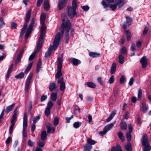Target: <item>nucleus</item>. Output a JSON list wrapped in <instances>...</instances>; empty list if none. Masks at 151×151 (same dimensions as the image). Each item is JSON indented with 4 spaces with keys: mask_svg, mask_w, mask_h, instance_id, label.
I'll return each instance as SVG.
<instances>
[{
    "mask_svg": "<svg viewBox=\"0 0 151 151\" xmlns=\"http://www.w3.org/2000/svg\"><path fill=\"white\" fill-rule=\"evenodd\" d=\"M37 144L38 145V146L40 147H43L45 145V143L44 142H42L40 141H39V142H38Z\"/></svg>",
    "mask_w": 151,
    "mask_h": 151,
    "instance_id": "54",
    "label": "nucleus"
},
{
    "mask_svg": "<svg viewBox=\"0 0 151 151\" xmlns=\"http://www.w3.org/2000/svg\"><path fill=\"white\" fill-rule=\"evenodd\" d=\"M47 99V96L45 95H43L41 96V101L42 102L45 101Z\"/></svg>",
    "mask_w": 151,
    "mask_h": 151,
    "instance_id": "64",
    "label": "nucleus"
},
{
    "mask_svg": "<svg viewBox=\"0 0 151 151\" xmlns=\"http://www.w3.org/2000/svg\"><path fill=\"white\" fill-rule=\"evenodd\" d=\"M17 26V24L14 22H12L11 23V27L12 29H16Z\"/></svg>",
    "mask_w": 151,
    "mask_h": 151,
    "instance_id": "57",
    "label": "nucleus"
},
{
    "mask_svg": "<svg viewBox=\"0 0 151 151\" xmlns=\"http://www.w3.org/2000/svg\"><path fill=\"white\" fill-rule=\"evenodd\" d=\"M102 4L104 8H107L108 7L110 8L111 10L114 11L117 8V5L114 4H107L104 2V1H102Z\"/></svg>",
    "mask_w": 151,
    "mask_h": 151,
    "instance_id": "7",
    "label": "nucleus"
},
{
    "mask_svg": "<svg viewBox=\"0 0 151 151\" xmlns=\"http://www.w3.org/2000/svg\"><path fill=\"white\" fill-rule=\"evenodd\" d=\"M85 11H88L89 9V7L88 6H84L81 7Z\"/></svg>",
    "mask_w": 151,
    "mask_h": 151,
    "instance_id": "60",
    "label": "nucleus"
},
{
    "mask_svg": "<svg viewBox=\"0 0 151 151\" xmlns=\"http://www.w3.org/2000/svg\"><path fill=\"white\" fill-rule=\"evenodd\" d=\"M131 50L133 52H135L136 50L135 44L134 43H132L131 45Z\"/></svg>",
    "mask_w": 151,
    "mask_h": 151,
    "instance_id": "46",
    "label": "nucleus"
},
{
    "mask_svg": "<svg viewBox=\"0 0 151 151\" xmlns=\"http://www.w3.org/2000/svg\"><path fill=\"white\" fill-rule=\"evenodd\" d=\"M119 62L121 64H122L124 63V56L121 55L120 54L119 56Z\"/></svg>",
    "mask_w": 151,
    "mask_h": 151,
    "instance_id": "34",
    "label": "nucleus"
},
{
    "mask_svg": "<svg viewBox=\"0 0 151 151\" xmlns=\"http://www.w3.org/2000/svg\"><path fill=\"white\" fill-rule=\"evenodd\" d=\"M142 145L144 146V151H150L151 147L148 144L147 137L145 134H143L142 139Z\"/></svg>",
    "mask_w": 151,
    "mask_h": 151,
    "instance_id": "4",
    "label": "nucleus"
},
{
    "mask_svg": "<svg viewBox=\"0 0 151 151\" xmlns=\"http://www.w3.org/2000/svg\"><path fill=\"white\" fill-rule=\"evenodd\" d=\"M128 128L129 129V132H132L133 130V126L132 124H130L128 125Z\"/></svg>",
    "mask_w": 151,
    "mask_h": 151,
    "instance_id": "61",
    "label": "nucleus"
},
{
    "mask_svg": "<svg viewBox=\"0 0 151 151\" xmlns=\"http://www.w3.org/2000/svg\"><path fill=\"white\" fill-rule=\"evenodd\" d=\"M125 78V77L123 75L122 76L119 81L120 83L121 84H122L124 83Z\"/></svg>",
    "mask_w": 151,
    "mask_h": 151,
    "instance_id": "58",
    "label": "nucleus"
},
{
    "mask_svg": "<svg viewBox=\"0 0 151 151\" xmlns=\"http://www.w3.org/2000/svg\"><path fill=\"white\" fill-rule=\"evenodd\" d=\"M32 76V73H30L28 77L27 78L25 86V90L26 92H27L28 90L29 85L30 83Z\"/></svg>",
    "mask_w": 151,
    "mask_h": 151,
    "instance_id": "8",
    "label": "nucleus"
},
{
    "mask_svg": "<svg viewBox=\"0 0 151 151\" xmlns=\"http://www.w3.org/2000/svg\"><path fill=\"white\" fill-rule=\"evenodd\" d=\"M31 10H29L27 14L26 17L25 22L24 23L23 27L27 29V23L29 22V19L30 18L31 15Z\"/></svg>",
    "mask_w": 151,
    "mask_h": 151,
    "instance_id": "9",
    "label": "nucleus"
},
{
    "mask_svg": "<svg viewBox=\"0 0 151 151\" xmlns=\"http://www.w3.org/2000/svg\"><path fill=\"white\" fill-rule=\"evenodd\" d=\"M115 122L116 121H115L113 123H111L105 126L104 128L105 129V130L107 132H108V131L110 130L111 129V128H112V127H113L114 124H115Z\"/></svg>",
    "mask_w": 151,
    "mask_h": 151,
    "instance_id": "17",
    "label": "nucleus"
},
{
    "mask_svg": "<svg viewBox=\"0 0 151 151\" xmlns=\"http://www.w3.org/2000/svg\"><path fill=\"white\" fill-rule=\"evenodd\" d=\"M89 55L92 58H96L99 56L100 54L98 53L91 52L89 54Z\"/></svg>",
    "mask_w": 151,
    "mask_h": 151,
    "instance_id": "29",
    "label": "nucleus"
},
{
    "mask_svg": "<svg viewBox=\"0 0 151 151\" xmlns=\"http://www.w3.org/2000/svg\"><path fill=\"white\" fill-rule=\"evenodd\" d=\"M114 77L113 76H111L110 78L108 83L110 84H111L114 82Z\"/></svg>",
    "mask_w": 151,
    "mask_h": 151,
    "instance_id": "45",
    "label": "nucleus"
},
{
    "mask_svg": "<svg viewBox=\"0 0 151 151\" xmlns=\"http://www.w3.org/2000/svg\"><path fill=\"white\" fill-rule=\"evenodd\" d=\"M27 126V115L26 113H24L23 116V136L24 137H26L27 136L26 129Z\"/></svg>",
    "mask_w": 151,
    "mask_h": 151,
    "instance_id": "5",
    "label": "nucleus"
},
{
    "mask_svg": "<svg viewBox=\"0 0 151 151\" xmlns=\"http://www.w3.org/2000/svg\"><path fill=\"white\" fill-rule=\"evenodd\" d=\"M47 138V133L46 131H43L41 134V139L43 141H45Z\"/></svg>",
    "mask_w": 151,
    "mask_h": 151,
    "instance_id": "24",
    "label": "nucleus"
},
{
    "mask_svg": "<svg viewBox=\"0 0 151 151\" xmlns=\"http://www.w3.org/2000/svg\"><path fill=\"white\" fill-rule=\"evenodd\" d=\"M119 126L121 129L123 130H126L127 128V125L126 122L124 121H122L119 124Z\"/></svg>",
    "mask_w": 151,
    "mask_h": 151,
    "instance_id": "18",
    "label": "nucleus"
},
{
    "mask_svg": "<svg viewBox=\"0 0 151 151\" xmlns=\"http://www.w3.org/2000/svg\"><path fill=\"white\" fill-rule=\"evenodd\" d=\"M116 68V64L115 63H114L112 65L111 70V74H114L115 72Z\"/></svg>",
    "mask_w": 151,
    "mask_h": 151,
    "instance_id": "28",
    "label": "nucleus"
},
{
    "mask_svg": "<svg viewBox=\"0 0 151 151\" xmlns=\"http://www.w3.org/2000/svg\"><path fill=\"white\" fill-rule=\"evenodd\" d=\"M116 149L117 151H122V149L119 144L116 145Z\"/></svg>",
    "mask_w": 151,
    "mask_h": 151,
    "instance_id": "62",
    "label": "nucleus"
},
{
    "mask_svg": "<svg viewBox=\"0 0 151 151\" xmlns=\"http://www.w3.org/2000/svg\"><path fill=\"white\" fill-rule=\"evenodd\" d=\"M107 132L106 131L104 128L103 130L100 132L99 134L100 136H102L106 134Z\"/></svg>",
    "mask_w": 151,
    "mask_h": 151,
    "instance_id": "56",
    "label": "nucleus"
},
{
    "mask_svg": "<svg viewBox=\"0 0 151 151\" xmlns=\"http://www.w3.org/2000/svg\"><path fill=\"white\" fill-rule=\"evenodd\" d=\"M92 147L91 145L87 143L83 146L84 151H90Z\"/></svg>",
    "mask_w": 151,
    "mask_h": 151,
    "instance_id": "20",
    "label": "nucleus"
},
{
    "mask_svg": "<svg viewBox=\"0 0 151 151\" xmlns=\"http://www.w3.org/2000/svg\"><path fill=\"white\" fill-rule=\"evenodd\" d=\"M56 88V84L54 82H52L50 83V85L49 86V90L50 91L52 92Z\"/></svg>",
    "mask_w": 151,
    "mask_h": 151,
    "instance_id": "26",
    "label": "nucleus"
},
{
    "mask_svg": "<svg viewBox=\"0 0 151 151\" xmlns=\"http://www.w3.org/2000/svg\"><path fill=\"white\" fill-rule=\"evenodd\" d=\"M77 7V0H72V7L68 6L67 7L68 15L70 18H72L75 16L77 17V12L76 10Z\"/></svg>",
    "mask_w": 151,
    "mask_h": 151,
    "instance_id": "2",
    "label": "nucleus"
},
{
    "mask_svg": "<svg viewBox=\"0 0 151 151\" xmlns=\"http://www.w3.org/2000/svg\"><path fill=\"white\" fill-rule=\"evenodd\" d=\"M116 111H112L111 114L109 115V116L107 119L106 121L107 122H109L111 121L114 116L116 114Z\"/></svg>",
    "mask_w": 151,
    "mask_h": 151,
    "instance_id": "22",
    "label": "nucleus"
},
{
    "mask_svg": "<svg viewBox=\"0 0 151 151\" xmlns=\"http://www.w3.org/2000/svg\"><path fill=\"white\" fill-rule=\"evenodd\" d=\"M46 29V27L45 24H42L40 29V35L39 39L38 42L39 46L40 45H42V40L44 37L45 35Z\"/></svg>",
    "mask_w": 151,
    "mask_h": 151,
    "instance_id": "6",
    "label": "nucleus"
},
{
    "mask_svg": "<svg viewBox=\"0 0 151 151\" xmlns=\"http://www.w3.org/2000/svg\"><path fill=\"white\" fill-rule=\"evenodd\" d=\"M121 53L123 54H125L127 53V50L125 47H123L121 50Z\"/></svg>",
    "mask_w": 151,
    "mask_h": 151,
    "instance_id": "49",
    "label": "nucleus"
},
{
    "mask_svg": "<svg viewBox=\"0 0 151 151\" xmlns=\"http://www.w3.org/2000/svg\"><path fill=\"white\" fill-rule=\"evenodd\" d=\"M142 110L144 112H146L147 111V108L145 104L144 103H142Z\"/></svg>",
    "mask_w": 151,
    "mask_h": 151,
    "instance_id": "47",
    "label": "nucleus"
},
{
    "mask_svg": "<svg viewBox=\"0 0 151 151\" xmlns=\"http://www.w3.org/2000/svg\"><path fill=\"white\" fill-rule=\"evenodd\" d=\"M125 148L127 151H132V145L130 143L127 144Z\"/></svg>",
    "mask_w": 151,
    "mask_h": 151,
    "instance_id": "37",
    "label": "nucleus"
},
{
    "mask_svg": "<svg viewBox=\"0 0 151 151\" xmlns=\"http://www.w3.org/2000/svg\"><path fill=\"white\" fill-rule=\"evenodd\" d=\"M52 50L51 47H50L48 49L47 51L46 52L45 55V57L46 58H49L52 53Z\"/></svg>",
    "mask_w": 151,
    "mask_h": 151,
    "instance_id": "21",
    "label": "nucleus"
},
{
    "mask_svg": "<svg viewBox=\"0 0 151 151\" xmlns=\"http://www.w3.org/2000/svg\"><path fill=\"white\" fill-rule=\"evenodd\" d=\"M50 109L47 108H46L45 111V114L47 116H48L49 115L50 113Z\"/></svg>",
    "mask_w": 151,
    "mask_h": 151,
    "instance_id": "51",
    "label": "nucleus"
},
{
    "mask_svg": "<svg viewBox=\"0 0 151 151\" xmlns=\"http://www.w3.org/2000/svg\"><path fill=\"white\" fill-rule=\"evenodd\" d=\"M124 0H115L116 5L118 6L119 8H120L123 6L125 4Z\"/></svg>",
    "mask_w": 151,
    "mask_h": 151,
    "instance_id": "15",
    "label": "nucleus"
},
{
    "mask_svg": "<svg viewBox=\"0 0 151 151\" xmlns=\"http://www.w3.org/2000/svg\"><path fill=\"white\" fill-rule=\"evenodd\" d=\"M131 132H128L126 134L127 138V140L129 141H130L131 139Z\"/></svg>",
    "mask_w": 151,
    "mask_h": 151,
    "instance_id": "50",
    "label": "nucleus"
},
{
    "mask_svg": "<svg viewBox=\"0 0 151 151\" xmlns=\"http://www.w3.org/2000/svg\"><path fill=\"white\" fill-rule=\"evenodd\" d=\"M62 73L61 71H58L55 75V78H59L62 76Z\"/></svg>",
    "mask_w": 151,
    "mask_h": 151,
    "instance_id": "53",
    "label": "nucleus"
},
{
    "mask_svg": "<svg viewBox=\"0 0 151 151\" xmlns=\"http://www.w3.org/2000/svg\"><path fill=\"white\" fill-rule=\"evenodd\" d=\"M129 115V113L128 112H126L125 114L123 115V116L125 119H127L128 118Z\"/></svg>",
    "mask_w": 151,
    "mask_h": 151,
    "instance_id": "63",
    "label": "nucleus"
},
{
    "mask_svg": "<svg viewBox=\"0 0 151 151\" xmlns=\"http://www.w3.org/2000/svg\"><path fill=\"white\" fill-rule=\"evenodd\" d=\"M53 123L54 124L55 126H56L59 123V119L57 117H56L55 118L53 121Z\"/></svg>",
    "mask_w": 151,
    "mask_h": 151,
    "instance_id": "48",
    "label": "nucleus"
},
{
    "mask_svg": "<svg viewBox=\"0 0 151 151\" xmlns=\"http://www.w3.org/2000/svg\"><path fill=\"white\" fill-rule=\"evenodd\" d=\"M81 124V123L80 122H75L73 124V126L75 128H77L79 127Z\"/></svg>",
    "mask_w": 151,
    "mask_h": 151,
    "instance_id": "44",
    "label": "nucleus"
},
{
    "mask_svg": "<svg viewBox=\"0 0 151 151\" xmlns=\"http://www.w3.org/2000/svg\"><path fill=\"white\" fill-rule=\"evenodd\" d=\"M47 132L48 133H50L52 131V133H53L55 130V129L54 127H51V125L50 124H48L47 126Z\"/></svg>",
    "mask_w": 151,
    "mask_h": 151,
    "instance_id": "19",
    "label": "nucleus"
},
{
    "mask_svg": "<svg viewBox=\"0 0 151 151\" xmlns=\"http://www.w3.org/2000/svg\"><path fill=\"white\" fill-rule=\"evenodd\" d=\"M148 28L147 27H145L144 28L143 32V35H146L148 31Z\"/></svg>",
    "mask_w": 151,
    "mask_h": 151,
    "instance_id": "59",
    "label": "nucleus"
},
{
    "mask_svg": "<svg viewBox=\"0 0 151 151\" xmlns=\"http://www.w3.org/2000/svg\"><path fill=\"white\" fill-rule=\"evenodd\" d=\"M87 144L91 145H94L96 143V142L94 140H92L91 138H88L87 139Z\"/></svg>",
    "mask_w": 151,
    "mask_h": 151,
    "instance_id": "40",
    "label": "nucleus"
},
{
    "mask_svg": "<svg viewBox=\"0 0 151 151\" xmlns=\"http://www.w3.org/2000/svg\"><path fill=\"white\" fill-rule=\"evenodd\" d=\"M15 124H11L9 129V132L10 134H12V132L14 126Z\"/></svg>",
    "mask_w": 151,
    "mask_h": 151,
    "instance_id": "52",
    "label": "nucleus"
},
{
    "mask_svg": "<svg viewBox=\"0 0 151 151\" xmlns=\"http://www.w3.org/2000/svg\"><path fill=\"white\" fill-rule=\"evenodd\" d=\"M87 84L88 86L91 88H93L96 87V84L92 82H88Z\"/></svg>",
    "mask_w": 151,
    "mask_h": 151,
    "instance_id": "31",
    "label": "nucleus"
},
{
    "mask_svg": "<svg viewBox=\"0 0 151 151\" xmlns=\"http://www.w3.org/2000/svg\"><path fill=\"white\" fill-rule=\"evenodd\" d=\"M50 8V5L48 0H45L44 2V8L46 11H48Z\"/></svg>",
    "mask_w": 151,
    "mask_h": 151,
    "instance_id": "25",
    "label": "nucleus"
},
{
    "mask_svg": "<svg viewBox=\"0 0 151 151\" xmlns=\"http://www.w3.org/2000/svg\"><path fill=\"white\" fill-rule=\"evenodd\" d=\"M57 93H52L51 94V98L53 101H55L57 99Z\"/></svg>",
    "mask_w": 151,
    "mask_h": 151,
    "instance_id": "35",
    "label": "nucleus"
},
{
    "mask_svg": "<svg viewBox=\"0 0 151 151\" xmlns=\"http://www.w3.org/2000/svg\"><path fill=\"white\" fill-rule=\"evenodd\" d=\"M24 76V73L23 72H21L18 74L16 75L15 76V78H16L18 79V78H23Z\"/></svg>",
    "mask_w": 151,
    "mask_h": 151,
    "instance_id": "33",
    "label": "nucleus"
},
{
    "mask_svg": "<svg viewBox=\"0 0 151 151\" xmlns=\"http://www.w3.org/2000/svg\"><path fill=\"white\" fill-rule=\"evenodd\" d=\"M24 51V50L23 49H22L20 51L17 56V59L16 60V62L15 63L16 65H17L20 60L22 55Z\"/></svg>",
    "mask_w": 151,
    "mask_h": 151,
    "instance_id": "14",
    "label": "nucleus"
},
{
    "mask_svg": "<svg viewBox=\"0 0 151 151\" xmlns=\"http://www.w3.org/2000/svg\"><path fill=\"white\" fill-rule=\"evenodd\" d=\"M60 87L61 91H64L65 88V83L63 82L62 83L60 86Z\"/></svg>",
    "mask_w": 151,
    "mask_h": 151,
    "instance_id": "42",
    "label": "nucleus"
},
{
    "mask_svg": "<svg viewBox=\"0 0 151 151\" xmlns=\"http://www.w3.org/2000/svg\"><path fill=\"white\" fill-rule=\"evenodd\" d=\"M125 33L127 35L126 37L127 40L128 41H129L131 39V35L129 32L128 30H126L125 31Z\"/></svg>",
    "mask_w": 151,
    "mask_h": 151,
    "instance_id": "32",
    "label": "nucleus"
},
{
    "mask_svg": "<svg viewBox=\"0 0 151 151\" xmlns=\"http://www.w3.org/2000/svg\"><path fill=\"white\" fill-rule=\"evenodd\" d=\"M53 106V104L52 102L50 101L47 104V106L46 108L51 109Z\"/></svg>",
    "mask_w": 151,
    "mask_h": 151,
    "instance_id": "43",
    "label": "nucleus"
},
{
    "mask_svg": "<svg viewBox=\"0 0 151 151\" xmlns=\"http://www.w3.org/2000/svg\"><path fill=\"white\" fill-rule=\"evenodd\" d=\"M46 15L45 13L42 14L40 16V23L42 24H45V19Z\"/></svg>",
    "mask_w": 151,
    "mask_h": 151,
    "instance_id": "23",
    "label": "nucleus"
},
{
    "mask_svg": "<svg viewBox=\"0 0 151 151\" xmlns=\"http://www.w3.org/2000/svg\"><path fill=\"white\" fill-rule=\"evenodd\" d=\"M36 24L37 23L35 19L34 18H32L31 19L30 23L28 26V27L25 35L24 38L26 40L27 39L31 32L33 27H35Z\"/></svg>",
    "mask_w": 151,
    "mask_h": 151,
    "instance_id": "3",
    "label": "nucleus"
},
{
    "mask_svg": "<svg viewBox=\"0 0 151 151\" xmlns=\"http://www.w3.org/2000/svg\"><path fill=\"white\" fill-rule=\"evenodd\" d=\"M42 46L41 45H40L39 46V44H37V49L35 51H34L29 56V60L31 61L34 59L36 53L39 52Z\"/></svg>",
    "mask_w": 151,
    "mask_h": 151,
    "instance_id": "10",
    "label": "nucleus"
},
{
    "mask_svg": "<svg viewBox=\"0 0 151 151\" xmlns=\"http://www.w3.org/2000/svg\"><path fill=\"white\" fill-rule=\"evenodd\" d=\"M62 24L60 29L61 33L60 32H58L56 34L54 42L53 48L54 50L57 48L59 45L60 38L62 37L63 36L65 29H66V31L65 37V42L67 44L69 42V35L68 32L71 27V23L69 20H68L65 22V20L64 19H62Z\"/></svg>",
    "mask_w": 151,
    "mask_h": 151,
    "instance_id": "1",
    "label": "nucleus"
},
{
    "mask_svg": "<svg viewBox=\"0 0 151 151\" xmlns=\"http://www.w3.org/2000/svg\"><path fill=\"white\" fill-rule=\"evenodd\" d=\"M63 60V57H59L57 60L58 65H62Z\"/></svg>",
    "mask_w": 151,
    "mask_h": 151,
    "instance_id": "41",
    "label": "nucleus"
},
{
    "mask_svg": "<svg viewBox=\"0 0 151 151\" xmlns=\"http://www.w3.org/2000/svg\"><path fill=\"white\" fill-rule=\"evenodd\" d=\"M68 0H59L58 4V9L59 10H62L63 8L66 5Z\"/></svg>",
    "mask_w": 151,
    "mask_h": 151,
    "instance_id": "11",
    "label": "nucleus"
},
{
    "mask_svg": "<svg viewBox=\"0 0 151 151\" xmlns=\"http://www.w3.org/2000/svg\"><path fill=\"white\" fill-rule=\"evenodd\" d=\"M142 92L141 89H139L138 90V93L137 95V100L139 101H140L141 98L142 96Z\"/></svg>",
    "mask_w": 151,
    "mask_h": 151,
    "instance_id": "36",
    "label": "nucleus"
},
{
    "mask_svg": "<svg viewBox=\"0 0 151 151\" xmlns=\"http://www.w3.org/2000/svg\"><path fill=\"white\" fill-rule=\"evenodd\" d=\"M32 63H31L28 66L27 68L25 71L24 72L25 73H27L29 71L32 66Z\"/></svg>",
    "mask_w": 151,
    "mask_h": 151,
    "instance_id": "39",
    "label": "nucleus"
},
{
    "mask_svg": "<svg viewBox=\"0 0 151 151\" xmlns=\"http://www.w3.org/2000/svg\"><path fill=\"white\" fill-rule=\"evenodd\" d=\"M15 106L14 104H13L12 105L7 106L6 108L5 112L7 114L12 110Z\"/></svg>",
    "mask_w": 151,
    "mask_h": 151,
    "instance_id": "16",
    "label": "nucleus"
},
{
    "mask_svg": "<svg viewBox=\"0 0 151 151\" xmlns=\"http://www.w3.org/2000/svg\"><path fill=\"white\" fill-rule=\"evenodd\" d=\"M126 18L127 23L129 25H130L132 22L131 18L127 16L126 17Z\"/></svg>",
    "mask_w": 151,
    "mask_h": 151,
    "instance_id": "55",
    "label": "nucleus"
},
{
    "mask_svg": "<svg viewBox=\"0 0 151 151\" xmlns=\"http://www.w3.org/2000/svg\"><path fill=\"white\" fill-rule=\"evenodd\" d=\"M140 62L143 68H146L147 65V59L145 57V56L142 57L140 59Z\"/></svg>",
    "mask_w": 151,
    "mask_h": 151,
    "instance_id": "12",
    "label": "nucleus"
},
{
    "mask_svg": "<svg viewBox=\"0 0 151 151\" xmlns=\"http://www.w3.org/2000/svg\"><path fill=\"white\" fill-rule=\"evenodd\" d=\"M69 61L71 63H72L73 64L76 66L81 63V62L78 59L73 58H68Z\"/></svg>",
    "mask_w": 151,
    "mask_h": 151,
    "instance_id": "13",
    "label": "nucleus"
},
{
    "mask_svg": "<svg viewBox=\"0 0 151 151\" xmlns=\"http://www.w3.org/2000/svg\"><path fill=\"white\" fill-rule=\"evenodd\" d=\"M17 117V112H14L12 117V119L11 121V124H15L14 122L15 121Z\"/></svg>",
    "mask_w": 151,
    "mask_h": 151,
    "instance_id": "27",
    "label": "nucleus"
},
{
    "mask_svg": "<svg viewBox=\"0 0 151 151\" xmlns=\"http://www.w3.org/2000/svg\"><path fill=\"white\" fill-rule=\"evenodd\" d=\"M117 135L121 141L123 142L124 140V138L123 133L121 132H119L117 133Z\"/></svg>",
    "mask_w": 151,
    "mask_h": 151,
    "instance_id": "30",
    "label": "nucleus"
},
{
    "mask_svg": "<svg viewBox=\"0 0 151 151\" xmlns=\"http://www.w3.org/2000/svg\"><path fill=\"white\" fill-rule=\"evenodd\" d=\"M40 118V115H39L34 117L33 120V123L36 124L37 122L39 120Z\"/></svg>",
    "mask_w": 151,
    "mask_h": 151,
    "instance_id": "38",
    "label": "nucleus"
}]
</instances>
